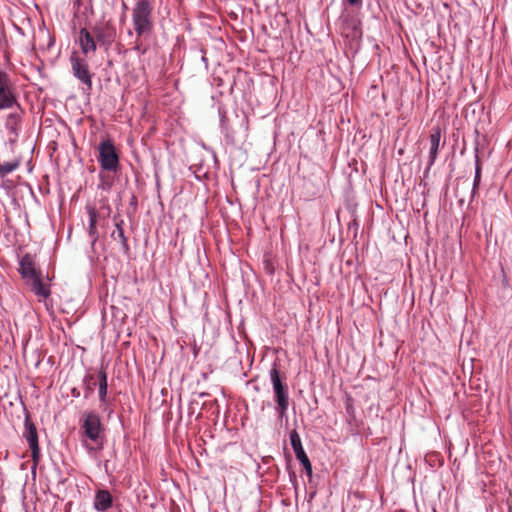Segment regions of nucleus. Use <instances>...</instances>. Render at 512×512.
Segmentation results:
<instances>
[{
    "mask_svg": "<svg viewBox=\"0 0 512 512\" xmlns=\"http://www.w3.org/2000/svg\"><path fill=\"white\" fill-rule=\"evenodd\" d=\"M83 385L85 387L84 397L88 399L90 395L93 393L94 387L96 385L94 376L91 374L85 375V377L83 378Z\"/></svg>",
    "mask_w": 512,
    "mask_h": 512,
    "instance_id": "20",
    "label": "nucleus"
},
{
    "mask_svg": "<svg viewBox=\"0 0 512 512\" xmlns=\"http://www.w3.org/2000/svg\"><path fill=\"white\" fill-rule=\"evenodd\" d=\"M350 5H358L361 3V0H346Z\"/></svg>",
    "mask_w": 512,
    "mask_h": 512,
    "instance_id": "26",
    "label": "nucleus"
},
{
    "mask_svg": "<svg viewBox=\"0 0 512 512\" xmlns=\"http://www.w3.org/2000/svg\"><path fill=\"white\" fill-rule=\"evenodd\" d=\"M87 213L89 216L88 234H89V237L91 238L92 245H94L96 243V241L98 240V231L96 228L98 213H97L96 209L91 206L87 207Z\"/></svg>",
    "mask_w": 512,
    "mask_h": 512,
    "instance_id": "16",
    "label": "nucleus"
},
{
    "mask_svg": "<svg viewBox=\"0 0 512 512\" xmlns=\"http://www.w3.org/2000/svg\"><path fill=\"white\" fill-rule=\"evenodd\" d=\"M83 417L82 428L86 437L93 442H97L103 430L99 415L90 411L85 412Z\"/></svg>",
    "mask_w": 512,
    "mask_h": 512,
    "instance_id": "7",
    "label": "nucleus"
},
{
    "mask_svg": "<svg viewBox=\"0 0 512 512\" xmlns=\"http://www.w3.org/2000/svg\"><path fill=\"white\" fill-rule=\"evenodd\" d=\"M19 166L18 161L4 162L0 164V175L6 176L16 170Z\"/></svg>",
    "mask_w": 512,
    "mask_h": 512,
    "instance_id": "21",
    "label": "nucleus"
},
{
    "mask_svg": "<svg viewBox=\"0 0 512 512\" xmlns=\"http://www.w3.org/2000/svg\"><path fill=\"white\" fill-rule=\"evenodd\" d=\"M442 137V131L440 127H433L431 133L429 135L430 149H429V160L427 164V169L429 170L435 163L438 152L440 149V142Z\"/></svg>",
    "mask_w": 512,
    "mask_h": 512,
    "instance_id": "12",
    "label": "nucleus"
},
{
    "mask_svg": "<svg viewBox=\"0 0 512 512\" xmlns=\"http://www.w3.org/2000/svg\"><path fill=\"white\" fill-rule=\"evenodd\" d=\"M481 181V163L478 155V147L475 148V176L473 180L472 198L475 196L476 191Z\"/></svg>",
    "mask_w": 512,
    "mask_h": 512,
    "instance_id": "18",
    "label": "nucleus"
},
{
    "mask_svg": "<svg viewBox=\"0 0 512 512\" xmlns=\"http://www.w3.org/2000/svg\"><path fill=\"white\" fill-rule=\"evenodd\" d=\"M123 224H124V221H123V220L116 221V222H115L116 230H118V229H123Z\"/></svg>",
    "mask_w": 512,
    "mask_h": 512,
    "instance_id": "25",
    "label": "nucleus"
},
{
    "mask_svg": "<svg viewBox=\"0 0 512 512\" xmlns=\"http://www.w3.org/2000/svg\"><path fill=\"white\" fill-rule=\"evenodd\" d=\"M24 426L25 430L23 432V437L26 439L31 450L32 460L34 464L37 465L40 460V447L38 443L37 429L34 423L30 421L28 416L25 418Z\"/></svg>",
    "mask_w": 512,
    "mask_h": 512,
    "instance_id": "8",
    "label": "nucleus"
},
{
    "mask_svg": "<svg viewBox=\"0 0 512 512\" xmlns=\"http://www.w3.org/2000/svg\"><path fill=\"white\" fill-rule=\"evenodd\" d=\"M27 284L31 286V290L38 297L46 299L51 294L49 286H47L46 284H44L42 282L41 276H38V277L30 280V283H27Z\"/></svg>",
    "mask_w": 512,
    "mask_h": 512,
    "instance_id": "15",
    "label": "nucleus"
},
{
    "mask_svg": "<svg viewBox=\"0 0 512 512\" xmlns=\"http://www.w3.org/2000/svg\"><path fill=\"white\" fill-rule=\"evenodd\" d=\"M20 106L17 88L10 75L0 69V111Z\"/></svg>",
    "mask_w": 512,
    "mask_h": 512,
    "instance_id": "3",
    "label": "nucleus"
},
{
    "mask_svg": "<svg viewBox=\"0 0 512 512\" xmlns=\"http://www.w3.org/2000/svg\"><path fill=\"white\" fill-rule=\"evenodd\" d=\"M93 33L96 36L97 41L106 48L110 47L116 39V29L109 22L95 26Z\"/></svg>",
    "mask_w": 512,
    "mask_h": 512,
    "instance_id": "10",
    "label": "nucleus"
},
{
    "mask_svg": "<svg viewBox=\"0 0 512 512\" xmlns=\"http://www.w3.org/2000/svg\"><path fill=\"white\" fill-rule=\"evenodd\" d=\"M289 439L293 451L295 453L296 458L300 461L306 460L308 458L304 448L302 446L301 438L299 433L296 430H292L289 434Z\"/></svg>",
    "mask_w": 512,
    "mask_h": 512,
    "instance_id": "14",
    "label": "nucleus"
},
{
    "mask_svg": "<svg viewBox=\"0 0 512 512\" xmlns=\"http://www.w3.org/2000/svg\"><path fill=\"white\" fill-rule=\"evenodd\" d=\"M71 396L75 397V398L79 397L80 396V391L77 388H73L71 390Z\"/></svg>",
    "mask_w": 512,
    "mask_h": 512,
    "instance_id": "24",
    "label": "nucleus"
},
{
    "mask_svg": "<svg viewBox=\"0 0 512 512\" xmlns=\"http://www.w3.org/2000/svg\"><path fill=\"white\" fill-rule=\"evenodd\" d=\"M98 161L103 170L116 172L119 167V155L114 143L110 140L102 141L98 146Z\"/></svg>",
    "mask_w": 512,
    "mask_h": 512,
    "instance_id": "5",
    "label": "nucleus"
},
{
    "mask_svg": "<svg viewBox=\"0 0 512 512\" xmlns=\"http://www.w3.org/2000/svg\"><path fill=\"white\" fill-rule=\"evenodd\" d=\"M300 463L302 464L307 475L312 476V465H311L309 458H307L306 460L300 461Z\"/></svg>",
    "mask_w": 512,
    "mask_h": 512,
    "instance_id": "23",
    "label": "nucleus"
},
{
    "mask_svg": "<svg viewBox=\"0 0 512 512\" xmlns=\"http://www.w3.org/2000/svg\"><path fill=\"white\" fill-rule=\"evenodd\" d=\"M113 499L108 490H98L94 497V509L99 512H105L112 507Z\"/></svg>",
    "mask_w": 512,
    "mask_h": 512,
    "instance_id": "13",
    "label": "nucleus"
},
{
    "mask_svg": "<svg viewBox=\"0 0 512 512\" xmlns=\"http://www.w3.org/2000/svg\"><path fill=\"white\" fill-rule=\"evenodd\" d=\"M70 64L73 76L83 85V91L89 94L92 90V76L89 65L84 58H81L76 52L70 56Z\"/></svg>",
    "mask_w": 512,
    "mask_h": 512,
    "instance_id": "4",
    "label": "nucleus"
},
{
    "mask_svg": "<svg viewBox=\"0 0 512 512\" xmlns=\"http://www.w3.org/2000/svg\"><path fill=\"white\" fill-rule=\"evenodd\" d=\"M345 410L347 415L353 419L355 418V408H354V400L352 396L347 395L345 399Z\"/></svg>",
    "mask_w": 512,
    "mask_h": 512,
    "instance_id": "22",
    "label": "nucleus"
},
{
    "mask_svg": "<svg viewBox=\"0 0 512 512\" xmlns=\"http://www.w3.org/2000/svg\"><path fill=\"white\" fill-rule=\"evenodd\" d=\"M107 389V373L103 368H101L98 371V395L99 401L102 405H105L107 403Z\"/></svg>",
    "mask_w": 512,
    "mask_h": 512,
    "instance_id": "17",
    "label": "nucleus"
},
{
    "mask_svg": "<svg viewBox=\"0 0 512 512\" xmlns=\"http://www.w3.org/2000/svg\"><path fill=\"white\" fill-rule=\"evenodd\" d=\"M9 110L10 112L5 117L4 127L9 135V141L11 143H15L18 140L22 130L25 110L21 105L10 108Z\"/></svg>",
    "mask_w": 512,
    "mask_h": 512,
    "instance_id": "6",
    "label": "nucleus"
},
{
    "mask_svg": "<svg viewBox=\"0 0 512 512\" xmlns=\"http://www.w3.org/2000/svg\"><path fill=\"white\" fill-rule=\"evenodd\" d=\"M269 374L273 387L275 402L277 404L275 410L278 414V417L283 419L286 416L289 407L288 387L282 382L276 363L273 364Z\"/></svg>",
    "mask_w": 512,
    "mask_h": 512,
    "instance_id": "1",
    "label": "nucleus"
},
{
    "mask_svg": "<svg viewBox=\"0 0 512 512\" xmlns=\"http://www.w3.org/2000/svg\"><path fill=\"white\" fill-rule=\"evenodd\" d=\"M111 237L114 240H119L123 251L127 254L129 253L130 247L128 244V239L125 236L124 229H118L112 232Z\"/></svg>",
    "mask_w": 512,
    "mask_h": 512,
    "instance_id": "19",
    "label": "nucleus"
},
{
    "mask_svg": "<svg viewBox=\"0 0 512 512\" xmlns=\"http://www.w3.org/2000/svg\"><path fill=\"white\" fill-rule=\"evenodd\" d=\"M97 42V39L94 38L87 28H81L79 30L77 43L83 55L88 56L90 53H94L97 49Z\"/></svg>",
    "mask_w": 512,
    "mask_h": 512,
    "instance_id": "11",
    "label": "nucleus"
},
{
    "mask_svg": "<svg viewBox=\"0 0 512 512\" xmlns=\"http://www.w3.org/2000/svg\"><path fill=\"white\" fill-rule=\"evenodd\" d=\"M152 0H135V4H141V3H150Z\"/></svg>",
    "mask_w": 512,
    "mask_h": 512,
    "instance_id": "27",
    "label": "nucleus"
},
{
    "mask_svg": "<svg viewBox=\"0 0 512 512\" xmlns=\"http://www.w3.org/2000/svg\"><path fill=\"white\" fill-rule=\"evenodd\" d=\"M152 2L135 4L132 12V20L138 37L149 34L153 28Z\"/></svg>",
    "mask_w": 512,
    "mask_h": 512,
    "instance_id": "2",
    "label": "nucleus"
},
{
    "mask_svg": "<svg viewBox=\"0 0 512 512\" xmlns=\"http://www.w3.org/2000/svg\"><path fill=\"white\" fill-rule=\"evenodd\" d=\"M221 122H222V123H224V122H225V117H224V116L222 117Z\"/></svg>",
    "mask_w": 512,
    "mask_h": 512,
    "instance_id": "28",
    "label": "nucleus"
},
{
    "mask_svg": "<svg viewBox=\"0 0 512 512\" xmlns=\"http://www.w3.org/2000/svg\"><path fill=\"white\" fill-rule=\"evenodd\" d=\"M18 272L26 283H30V280L41 276V272L36 268L34 257L28 253L19 260Z\"/></svg>",
    "mask_w": 512,
    "mask_h": 512,
    "instance_id": "9",
    "label": "nucleus"
}]
</instances>
